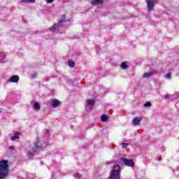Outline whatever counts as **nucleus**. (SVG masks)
I'll use <instances>...</instances> for the list:
<instances>
[{
	"label": "nucleus",
	"instance_id": "f257e3e1",
	"mask_svg": "<svg viewBox=\"0 0 179 179\" xmlns=\"http://www.w3.org/2000/svg\"><path fill=\"white\" fill-rule=\"evenodd\" d=\"M128 166L129 167H134V163L132 159L121 158L118 160L117 163L113 166L110 174V179H121L120 174H121V166L119 164Z\"/></svg>",
	"mask_w": 179,
	"mask_h": 179
},
{
	"label": "nucleus",
	"instance_id": "f03ea898",
	"mask_svg": "<svg viewBox=\"0 0 179 179\" xmlns=\"http://www.w3.org/2000/svg\"><path fill=\"white\" fill-rule=\"evenodd\" d=\"M45 146V143H40L39 141L34 143L32 147H29L27 150V156L29 159H33L34 157V155L40 150V149H43Z\"/></svg>",
	"mask_w": 179,
	"mask_h": 179
},
{
	"label": "nucleus",
	"instance_id": "7ed1b4c3",
	"mask_svg": "<svg viewBox=\"0 0 179 179\" xmlns=\"http://www.w3.org/2000/svg\"><path fill=\"white\" fill-rule=\"evenodd\" d=\"M9 173V165L8 161L3 160L0 162V179H3Z\"/></svg>",
	"mask_w": 179,
	"mask_h": 179
},
{
	"label": "nucleus",
	"instance_id": "20e7f679",
	"mask_svg": "<svg viewBox=\"0 0 179 179\" xmlns=\"http://www.w3.org/2000/svg\"><path fill=\"white\" fill-rule=\"evenodd\" d=\"M148 6V12H152L153 10V8H155V5H156V2L157 0H145Z\"/></svg>",
	"mask_w": 179,
	"mask_h": 179
},
{
	"label": "nucleus",
	"instance_id": "39448f33",
	"mask_svg": "<svg viewBox=\"0 0 179 179\" xmlns=\"http://www.w3.org/2000/svg\"><path fill=\"white\" fill-rule=\"evenodd\" d=\"M94 104H96L94 99H88L87 101V103H86L87 108H85V110H87V111H89V110H92Z\"/></svg>",
	"mask_w": 179,
	"mask_h": 179
},
{
	"label": "nucleus",
	"instance_id": "423d86ee",
	"mask_svg": "<svg viewBox=\"0 0 179 179\" xmlns=\"http://www.w3.org/2000/svg\"><path fill=\"white\" fill-rule=\"evenodd\" d=\"M65 22V20H59L58 23L55 24L52 27H50V31H55V30H58L62 24Z\"/></svg>",
	"mask_w": 179,
	"mask_h": 179
},
{
	"label": "nucleus",
	"instance_id": "0eeeda50",
	"mask_svg": "<svg viewBox=\"0 0 179 179\" xmlns=\"http://www.w3.org/2000/svg\"><path fill=\"white\" fill-rule=\"evenodd\" d=\"M156 73H157V72L155 70H150V72L145 73L143 76V78H144L145 79H149L150 76H153V75H156Z\"/></svg>",
	"mask_w": 179,
	"mask_h": 179
},
{
	"label": "nucleus",
	"instance_id": "6e6552de",
	"mask_svg": "<svg viewBox=\"0 0 179 179\" xmlns=\"http://www.w3.org/2000/svg\"><path fill=\"white\" fill-rule=\"evenodd\" d=\"M141 121H142V117H136L132 120V124L136 127L141 124Z\"/></svg>",
	"mask_w": 179,
	"mask_h": 179
},
{
	"label": "nucleus",
	"instance_id": "1a4fd4ad",
	"mask_svg": "<svg viewBox=\"0 0 179 179\" xmlns=\"http://www.w3.org/2000/svg\"><path fill=\"white\" fill-rule=\"evenodd\" d=\"M8 82H10L11 83H17V82H19V76H11L9 78Z\"/></svg>",
	"mask_w": 179,
	"mask_h": 179
},
{
	"label": "nucleus",
	"instance_id": "9d476101",
	"mask_svg": "<svg viewBox=\"0 0 179 179\" xmlns=\"http://www.w3.org/2000/svg\"><path fill=\"white\" fill-rule=\"evenodd\" d=\"M61 104V101H59V100L58 99H54L53 101H52V107L53 108H57V107H58V106H59Z\"/></svg>",
	"mask_w": 179,
	"mask_h": 179
},
{
	"label": "nucleus",
	"instance_id": "9b49d317",
	"mask_svg": "<svg viewBox=\"0 0 179 179\" xmlns=\"http://www.w3.org/2000/svg\"><path fill=\"white\" fill-rule=\"evenodd\" d=\"M104 2V0H92L91 5H101Z\"/></svg>",
	"mask_w": 179,
	"mask_h": 179
},
{
	"label": "nucleus",
	"instance_id": "f8f14e48",
	"mask_svg": "<svg viewBox=\"0 0 179 179\" xmlns=\"http://www.w3.org/2000/svg\"><path fill=\"white\" fill-rule=\"evenodd\" d=\"M20 135H22V133L19 132V131H17L15 133V136H13L10 139L12 141H15L16 139H19V136H20Z\"/></svg>",
	"mask_w": 179,
	"mask_h": 179
},
{
	"label": "nucleus",
	"instance_id": "ddd939ff",
	"mask_svg": "<svg viewBox=\"0 0 179 179\" xmlns=\"http://www.w3.org/2000/svg\"><path fill=\"white\" fill-rule=\"evenodd\" d=\"M21 3H34L36 0H20Z\"/></svg>",
	"mask_w": 179,
	"mask_h": 179
},
{
	"label": "nucleus",
	"instance_id": "4468645a",
	"mask_svg": "<svg viewBox=\"0 0 179 179\" xmlns=\"http://www.w3.org/2000/svg\"><path fill=\"white\" fill-rule=\"evenodd\" d=\"M6 55L4 52H0V63L3 64V61L5 60Z\"/></svg>",
	"mask_w": 179,
	"mask_h": 179
},
{
	"label": "nucleus",
	"instance_id": "2eb2a0df",
	"mask_svg": "<svg viewBox=\"0 0 179 179\" xmlns=\"http://www.w3.org/2000/svg\"><path fill=\"white\" fill-rule=\"evenodd\" d=\"M40 108H41L40 103H38V102H35L34 104V110L38 111L40 110Z\"/></svg>",
	"mask_w": 179,
	"mask_h": 179
},
{
	"label": "nucleus",
	"instance_id": "dca6fc26",
	"mask_svg": "<svg viewBox=\"0 0 179 179\" xmlns=\"http://www.w3.org/2000/svg\"><path fill=\"white\" fill-rule=\"evenodd\" d=\"M101 120L102 122H106V121H108V118L106 115H102L101 116Z\"/></svg>",
	"mask_w": 179,
	"mask_h": 179
},
{
	"label": "nucleus",
	"instance_id": "f3484780",
	"mask_svg": "<svg viewBox=\"0 0 179 179\" xmlns=\"http://www.w3.org/2000/svg\"><path fill=\"white\" fill-rule=\"evenodd\" d=\"M68 65L69 66H70L71 68H73L75 66V63L72 61V60H70L68 62Z\"/></svg>",
	"mask_w": 179,
	"mask_h": 179
},
{
	"label": "nucleus",
	"instance_id": "a211bd4d",
	"mask_svg": "<svg viewBox=\"0 0 179 179\" xmlns=\"http://www.w3.org/2000/svg\"><path fill=\"white\" fill-rule=\"evenodd\" d=\"M121 68L122 69H127V68H128V65H127L125 62H123L121 64Z\"/></svg>",
	"mask_w": 179,
	"mask_h": 179
},
{
	"label": "nucleus",
	"instance_id": "6ab92c4d",
	"mask_svg": "<svg viewBox=\"0 0 179 179\" xmlns=\"http://www.w3.org/2000/svg\"><path fill=\"white\" fill-rule=\"evenodd\" d=\"M164 78H166V79H171V73H168L167 74H166L164 76Z\"/></svg>",
	"mask_w": 179,
	"mask_h": 179
},
{
	"label": "nucleus",
	"instance_id": "aec40b11",
	"mask_svg": "<svg viewBox=\"0 0 179 179\" xmlns=\"http://www.w3.org/2000/svg\"><path fill=\"white\" fill-rule=\"evenodd\" d=\"M144 107H152V103H150V102H146V103L144 104Z\"/></svg>",
	"mask_w": 179,
	"mask_h": 179
},
{
	"label": "nucleus",
	"instance_id": "412c9836",
	"mask_svg": "<svg viewBox=\"0 0 179 179\" xmlns=\"http://www.w3.org/2000/svg\"><path fill=\"white\" fill-rule=\"evenodd\" d=\"M122 148H124L125 149V148H128V143H122Z\"/></svg>",
	"mask_w": 179,
	"mask_h": 179
},
{
	"label": "nucleus",
	"instance_id": "4be33fe9",
	"mask_svg": "<svg viewBox=\"0 0 179 179\" xmlns=\"http://www.w3.org/2000/svg\"><path fill=\"white\" fill-rule=\"evenodd\" d=\"M74 176L76 178H80L81 176L80 174H79V173H76Z\"/></svg>",
	"mask_w": 179,
	"mask_h": 179
},
{
	"label": "nucleus",
	"instance_id": "5701e85b",
	"mask_svg": "<svg viewBox=\"0 0 179 179\" xmlns=\"http://www.w3.org/2000/svg\"><path fill=\"white\" fill-rule=\"evenodd\" d=\"M48 3H51L52 2H54V0H45Z\"/></svg>",
	"mask_w": 179,
	"mask_h": 179
},
{
	"label": "nucleus",
	"instance_id": "b1692460",
	"mask_svg": "<svg viewBox=\"0 0 179 179\" xmlns=\"http://www.w3.org/2000/svg\"><path fill=\"white\" fill-rule=\"evenodd\" d=\"M165 99L166 100H169V99H170V95H169V94L165 95Z\"/></svg>",
	"mask_w": 179,
	"mask_h": 179
},
{
	"label": "nucleus",
	"instance_id": "393cba45",
	"mask_svg": "<svg viewBox=\"0 0 179 179\" xmlns=\"http://www.w3.org/2000/svg\"><path fill=\"white\" fill-rule=\"evenodd\" d=\"M33 78H37V73H34L32 76Z\"/></svg>",
	"mask_w": 179,
	"mask_h": 179
},
{
	"label": "nucleus",
	"instance_id": "a878e982",
	"mask_svg": "<svg viewBox=\"0 0 179 179\" xmlns=\"http://www.w3.org/2000/svg\"><path fill=\"white\" fill-rule=\"evenodd\" d=\"M8 149H10V150H13V146H10V147H8Z\"/></svg>",
	"mask_w": 179,
	"mask_h": 179
},
{
	"label": "nucleus",
	"instance_id": "bb28decb",
	"mask_svg": "<svg viewBox=\"0 0 179 179\" xmlns=\"http://www.w3.org/2000/svg\"><path fill=\"white\" fill-rule=\"evenodd\" d=\"M0 113H2V111L1 110V108H0Z\"/></svg>",
	"mask_w": 179,
	"mask_h": 179
},
{
	"label": "nucleus",
	"instance_id": "cd10ccee",
	"mask_svg": "<svg viewBox=\"0 0 179 179\" xmlns=\"http://www.w3.org/2000/svg\"><path fill=\"white\" fill-rule=\"evenodd\" d=\"M47 134H48V131H47Z\"/></svg>",
	"mask_w": 179,
	"mask_h": 179
}]
</instances>
